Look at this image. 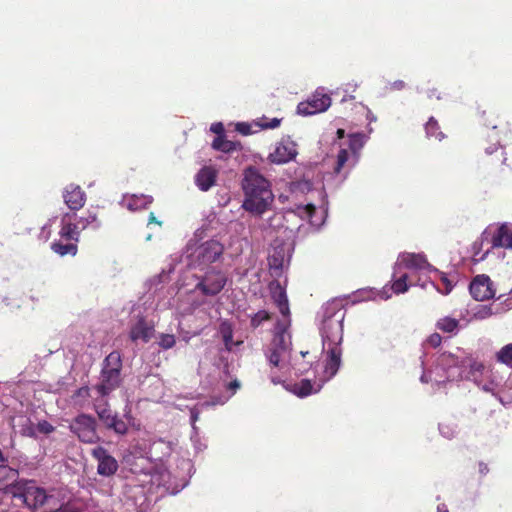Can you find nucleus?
<instances>
[{"label": "nucleus", "instance_id": "1", "mask_svg": "<svg viewBox=\"0 0 512 512\" xmlns=\"http://www.w3.org/2000/svg\"><path fill=\"white\" fill-rule=\"evenodd\" d=\"M346 312L340 300H332L322 306L318 312V330L322 342V355L324 367L321 373L315 376L314 381L302 379L297 383H288L287 379L294 374H302L306 368L297 367L292 359V345L284 362L283 368L275 366L270 361L269 379L274 385L281 384L285 390L299 398H305L318 393L324 384L331 380L338 372L342 363V341L344 332V319Z\"/></svg>", "mask_w": 512, "mask_h": 512}, {"label": "nucleus", "instance_id": "2", "mask_svg": "<svg viewBox=\"0 0 512 512\" xmlns=\"http://www.w3.org/2000/svg\"><path fill=\"white\" fill-rule=\"evenodd\" d=\"M424 373L420 376L422 383L444 385L448 382L470 380L481 390L497 395L499 383L491 372L485 371L483 363L462 348L452 353H436L423 360Z\"/></svg>", "mask_w": 512, "mask_h": 512}, {"label": "nucleus", "instance_id": "3", "mask_svg": "<svg viewBox=\"0 0 512 512\" xmlns=\"http://www.w3.org/2000/svg\"><path fill=\"white\" fill-rule=\"evenodd\" d=\"M227 281V274L218 268L190 271L182 284L187 294V306L179 308L181 314L207 313L213 305V298L221 293Z\"/></svg>", "mask_w": 512, "mask_h": 512}, {"label": "nucleus", "instance_id": "4", "mask_svg": "<svg viewBox=\"0 0 512 512\" xmlns=\"http://www.w3.org/2000/svg\"><path fill=\"white\" fill-rule=\"evenodd\" d=\"M269 291L274 304L279 309L281 317L274 325L273 338L271 343L264 349V355L267 361L283 368L289 354V348L292 345L289 331L291 326L289 302L286 290L279 281H271L269 283Z\"/></svg>", "mask_w": 512, "mask_h": 512}, {"label": "nucleus", "instance_id": "5", "mask_svg": "<svg viewBox=\"0 0 512 512\" xmlns=\"http://www.w3.org/2000/svg\"><path fill=\"white\" fill-rule=\"evenodd\" d=\"M242 187L245 195L242 207L246 211L262 215L271 209L274 202L271 184L255 167L245 170Z\"/></svg>", "mask_w": 512, "mask_h": 512}, {"label": "nucleus", "instance_id": "6", "mask_svg": "<svg viewBox=\"0 0 512 512\" xmlns=\"http://www.w3.org/2000/svg\"><path fill=\"white\" fill-rule=\"evenodd\" d=\"M223 244L215 239H210L198 245L187 248V265L191 270L216 268L212 264L222 258Z\"/></svg>", "mask_w": 512, "mask_h": 512}, {"label": "nucleus", "instance_id": "7", "mask_svg": "<svg viewBox=\"0 0 512 512\" xmlns=\"http://www.w3.org/2000/svg\"><path fill=\"white\" fill-rule=\"evenodd\" d=\"M121 370V354L119 351H112L103 360L99 382L94 386L98 395L104 398L120 386Z\"/></svg>", "mask_w": 512, "mask_h": 512}, {"label": "nucleus", "instance_id": "8", "mask_svg": "<svg viewBox=\"0 0 512 512\" xmlns=\"http://www.w3.org/2000/svg\"><path fill=\"white\" fill-rule=\"evenodd\" d=\"M10 491L15 505H25L31 510L42 507L48 499L46 491L38 487L33 480L18 481Z\"/></svg>", "mask_w": 512, "mask_h": 512}, {"label": "nucleus", "instance_id": "9", "mask_svg": "<svg viewBox=\"0 0 512 512\" xmlns=\"http://www.w3.org/2000/svg\"><path fill=\"white\" fill-rule=\"evenodd\" d=\"M432 267L433 266L427 261L424 254L403 252L399 254L394 265V276H396L402 268L411 270L410 275L414 277V274L417 272L429 273Z\"/></svg>", "mask_w": 512, "mask_h": 512}, {"label": "nucleus", "instance_id": "10", "mask_svg": "<svg viewBox=\"0 0 512 512\" xmlns=\"http://www.w3.org/2000/svg\"><path fill=\"white\" fill-rule=\"evenodd\" d=\"M96 420L87 414L78 415L70 424V430L77 435L80 441L84 443H95L99 440L96 431Z\"/></svg>", "mask_w": 512, "mask_h": 512}, {"label": "nucleus", "instance_id": "11", "mask_svg": "<svg viewBox=\"0 0 512 512\" xmlns=\"http://www.w3.org/2000/svg\"><path fill=\"white\" fill-rule=\"evenodd\" d=\"M168 273L162 272L156 276L151 282L150 288L153 302H155V309H166L171 305V300L174 297V290L165 286L168 280Z\"/></svg>", "mask_w": 512, "mask_h": 512}, {"label": "nucleus", "instance_id": "12", "mask_svg": "<svg viewBox=\"0 0 512 512\" xmlns=\"http://www.w3.org/2000/svg\"><path fill=\"white\" fill-rule=\"evenodd\" d=\"M328 212L327 202L323 200L317 208L314 204L299 205L295 214L303 220H307L313 230H318L325 222Z\"/></svg>", "mask_w": 512, "mask_h": 512}, {"label": "nucleus", "instance_id": "13", "mask_svg": "<svg viewBox=\"0 0 512 512\" xmlns=\"http://www.w3.org/2000/svg\"><path fill=\"white\" fill-rule=\"evenodd\" d=\"M91 456L97 461V474L102 477H111L119 468L118 461L102 446H96L91 450Z\"/></svg>", "mask_w": 512, "mask_h": 512}, {"label": "nucleus", "instance_id": "14", "mask_svg": "<svg viewBox=\"0 0 512 512\" xmlns=\"http://www.w3.org/2000/svg\"><path fill=\"white\" fill-rule=\"evenodd\" d=\"M330 105V96L325 94L323 89H317L307 101L298 104L297 112L303 116L314 115L326 111Z\"/></svg>", "mask_w": 512, "mask_h": 512}, {"label": "nucleus", "instance_id": "15", "mask_svg": "<svg viewBox=\"0 0 512 512\" xmlns=\"http://www.w3.org/2000/svg\"><path fill=\"white\" fill-rule=\"evenodd\" d=\"M358 162V156L351 154V152H347L344 150V147H340L332 173V176L336 178L338 185L342 184L347 179L348 175Z\"/></svg>", "mask_w": 512, "mask_h": 512}, {"label": "nucleus", "instance_id": "16", "mask_svg": "<svg viewBox=\"0 0 512 512\" xmlns=\"http://www.w3.org/2000/svg\"><path fill=\"white\" fill-rule=\"evenodd\" d=\"M290 258V247L287 244H278L275 241L268 256V263L272 274L279 276L284 266L289 263Z\"/></svg>", "mask_w": 512, "mask_h": 512}, {"label": "nucleus", "instance_id": "17", "mask_svg": "<svg viewBox=\"0 0 512 512\" xmlns=\"http://www.w3.org/2000/svg\"><path fill=\"white\" fill-rule=\"evenodd\" d=\"M297 155L296 143L290 138H283L269 154V160L275 164H284L293 160Z\"/></svg>", "mask_w": 512, "mask_h": 512}, {"label": "nucleus", "instance_id": "18", "mask_svg": "<svg viewBox=\"0 0 512 512\" xmlns=\"http://www.w3.org/2000/svg\"><path fill=\"white\" fill-rule=\"evenodd\" d=\"M471 296L477 301L493 298L495 290L493 283L487 275H477L469 286Z\"/></svg>", "mask_w": 512, "mask_h": 512}, {"label": "nucleus", "instance_id": "19", "mask_svg": "<svg viewBox=\"0 0 512 512\" xmlns=\"http://www.w3.org/2000/svg\"><path fill=\"white\" fill-rule=\"evenodd\" d=\"M62 198L65 205L75 213L84 207L86 203V193L83 189L74 183L66 185L62 191Z\"/></svg>", "mask_w": 512, "mask_h": 512}, {"label": "nucleus", "instance_id": "20", "mask_svg": "<svg viewBox=\"0 0 512 512\" xmlns=\"http://www.w3.org/2000/svg\"><path fill=\"white\" fill-rule=\"evenodd\" d=\"M133 316L137 319L134 324H132L130 329V339L133 342L141 340L147 343L153 336L154 333V324L152 321H148L145 317L140 314H136V310H133Z\"/></svg>", "mask_w": 512, "mask_h": 512}, {"label": "nucleus", "instance_id": "21", "mask_svg": "<svg viewBox=\"0 0 512 512\" xmlns=\"http://www.w3.org/2000/svg\"><path fill=\"white\" fill-rule=\"evenodd\" d=\"M77 218L76 213L66 212L62 214L60 219L59 236L65 241L79 242L80 229L79 225L73 222Z\"/></svg>", "mask_w": 512, "mask_h": 512}, {"label": "nucleus", "instance_id": "22", "mask_svg": "<svg viewBox=\"0 0 512 512\" xmlns=\"http://www.w3.org/2000/svg\"><path fill=\"white\" fill-rule=\"evenodd\" d=\"M510 309H512V298H507L498 304H478L472 309V319L484 320L491 317L492 315L501 314Z\"/></svg>", "mask_w": 512, "mask_h": 512}, {"label": "nucleus", "instance_id": "23", "mask_svg": "<svg viewBox=\"0 0 512 512\" xmlns=\"http://www.w3.org/2000/svg\"><path fill=\"white\" fill-rule=\"evenodd\" d=\"M491 248L512 250V223L499 224L491 236Z\"/></svg>", "mask_w": 512, "mask_h": 512}, {"label": "nucleus", "instance_id": "24", "mask_svg": "<svg viewBox=\"0 0 512 512\" xmlns=\"http://www.w3.org/2000/svg\"><path fill=\"white\" fill-rule=\"evenodd\" d=\"M429 273H434L436 278H429V283L443 295H448L457 282L456 274H447L439 271L435 267H432Z\"/></svg>", "mask_w": 512, "mask_h": 512}, {"label": "nucleus", "instance_id": "25", "mask_svg": "<svg viewBox=\"0 0 512 512\" xmlns=\"http://www.w3.org/2000/svg\"><path fill=\"white\" fill-rule=\"evenodd\" d=\"M133 422V417L130 415V410L125 409L123 417H119L116 413L111 415L104 423L106 429L112 430L117 435H125L128 432V427Z\"/></svg>", "mask_w": 512, "mask_h": 512}, {"label": "nucleus", "instance_id": "26", "mask_svg": "<svg viewBox=\"0 0 512 512\" xmlns=\"http://www.w3.org/2000/svg\"><path fill=\"white\" fill-rule=\"evenodd\" d=\"M410 286L426 288V282H421L420 278H418L417 281H414L412 275H409L408 273H401V270L396 276L393 275L391 289L395 294H403L407 292Z\"/></svg>", "mask_w": 512, "mask_h": 512}, {"label": "nucleus", "instance_id": "27", "mask_svg": "<svg viewBox=\"0 0 512 512\" xmlns=\"http://www.w3.org/2000/svg\"><path fill=\"white\" fill-rule=\"evenodd\" d=\"M12 428L22 436L36 438L35 425L24 414H17L11 419Z\"/></svg>", "mask_w": 512, "mask_h": 512}, {"label": "nucleus", "instance_id": "28", "mask_svg": "<svg viewBox=\"0 0 512 512\" xmlns=\"http://www.w3.org/2000/svg\"><path fill=\"white\" fill-rule=\"evenodd\" d=\"M18 478V470L8 465L0 464V491L11 497L10 488L15 487Z\"/></svg>", "mask_w": 512, "mask_h": 512}, {"label": "nucleus", "instance_id": "29", "mask_svg": "<svg viewBox=\"0 0 512 512\" xmlns=\"http://www.w3.org/2000/svg\"><path fill=\"white\" fill-rule=\"evenodd\" d=\"M217 170L211 166H205L195 176L197 187L202 191H208L216 181Z\"/></svg>", "mask_w": 512, "mask_h": 512}, {"label": "nucleus", "instance_id": "30", "mask_svg": "<svg viewBox=\"0 0 512 512\" xmlns=\"http://www.w3.org/2000/svg\"><path fill=\"white\" fill-rule=\"evenodd\" d=\"M219 334L224 343L225 350L228 352L234 351L235 348L241 346L243 343L241 340H233V327L232 324L227 320H224L220 323Z\"/></svg>", "mask_w": 512, "mask_h": 512}, {"label": "nucleus", "instance_id": "31", "mask_svg": "<svg viewBox=\"0 0 512 512\" xmlns=\"http://www.w3.org/2000/svg\"><path fill=\"white\" fill-rule=\"evenodd\" d=\"M442 343V336L438 333H432L425 342L423 343V354L420 357V365L422 368V374L424 373V367H423V360L426 359V356L428 355H434L436 353H452L453 351H430V348H438Z\"/></svg>", "mask_w": 512, "mask_h": 512}, {"label": "nucleus", "instance_id": "32", "mask_svg": "<svg viewBox=\"0 0 512 512\" xmlns=\"http://www.w3.org/2000/svg\"><path fill=\"white\" fill-rule=\"evenodd\" d=\"M153 198L148 195H130L123 198L122 204L130 211H137L146 208L152 203Z\"/></svg>", "mask_w": 512, "mask_h": 512}, {"label": "nucleus", "instance_id": "33", "mask_svg": "<svg viewBox=\"0 0 512 512\" xmlns=\"http://www.w3.org/2000/svg\"><path fill=\"white\" fill-rule=\"evenodd\" d=\"M367 139L368 137L363 133H352L348 138V147H344V150L351 152V154L358 156V159H360L361 150Z\"/></svg>", "mask_w": 512, "mask_h": 512}, {"label": "nucleus", "instance_id": "34", "mask_svg": "<svg viewBox=\"0 0 512 512\" xmlns=\"http://www.w3.org/2000/svg\"><path fill=\"white\" fill-rule=\"evenodd\" d=\"M64 241L65 240L61 238L59 240H55L51 244L52 251L60 256H75L78 251L77 243L72 241H66V243H64Z\"/></svg>", "mask_w": 512, "mask_h": 512}, {"label": "nucleus", "instance_id": "35", "mask_svg": "<svg viewBox=\"0 0 512 512\" xmlns=\"http://www.w3.org/2000/svg\"><path fill=\"white\" fill-rule=\"evenodd\" d=\"M435 326L438 330L442 331L443 333H448L452 335H456L461 328L459 320L450 316L440 318L439 320H437Z\"/></svg>", "mask_w": 512, "mask_h": 512}, {"label": "nucleus", "instance_id": "36", "mask_svg": "<svg viewBox=\"0 0 512 512\" xmlns=\"http://www.w3.org/2000/svg\"><path fill=\"white\" fill-rule=\"evenodd\" d=\"M77 224L79 225L80 232L87 228L98 230L102 226L101 221L98 219L97 213L90 210L87 211L86 216L78 218Z\"/></svg>", "mask_w": 512, "mask_h": 512}, {"label": "nucleus", "instance_id": "37", "mask_svg": "<svg viewBox=\"0 0 512 512\" xmlns=\"http://www.w3.org/2000/svg\"><path fill=\"white\" fill-rule=\"evenodd\" d=\"M212 147L215 150H218V151H221L224 153H229V152L237 150L240 147V143L231 141V140H227L224 136H222V137H216L213 140Z\"/></svg>", "mask_w": 512, "mask_h": 512}, {"label": "nucleus", "instance_id": "38", "mask_svg": "<svg viewBox=\"0 0 512 512\" xmlns=\"http://www.w3.org/2000/svg\"><path fill=\"white\" fill-rule=\"evenodd\" d=\"M487 234H488V231L487 230L484 231V233L481 236V239L475 241L472 244V255H473L474 261H476V262L483 261L487 257L488 253L490 252V248H487L484 252H482L484 238L486 237Z\"/></svg>", "mask_w": 512, "mask_h": 512}, {"label": "nucleus", "instance_id": "39", "mask_svg": "<svg viewBox=\"0 0 512 512\" xmlns=\"http://www.w3.org/2000/svg\"><path fill=\"white\" fill-rule=\"evenodd\" d=\"M425 132L428 138L434 137L438 141H441L445 137L444 133L440 131L439 124L434 117H430L425 124Z\"/></svg>", "mask_w": 512, "mask_h": 512}, {"label": "nucleus", "instance_id": "40", "mask_svg": "<svg viewBox=\"0 0 512 512\" xmlns=\"http://www.w3.org/2000/svg\"><path fill=\"white\" fill-rule=\"evenodd\" d=\"M496 360L499 363L506 365L509 368H512V343H509L503 346L496 353Z\"/></svg>", "mask_w": 512, "mask_h": 512}, {"label": "nucleus", "instance_id": "41", "mask_svg": "<svg viewBox=\"0 0 512 512\" xmlns=\"http://www.w3.org/2000/svg\"><path fill=\"white\" fill-rule=\"evenodd\" d=\"M95 411L100 419V421L102 422V424L111 416L113 415L114 413L112 412V410L109 408L107 402L102 399V400H98L95 404Z\"/></svg>", "mask_w": 512, "mask_h": 512}, {"label": "nucleus", "instance_id": "42", "mask_svg": "<svg viewBox=\"0 0 512 512\" xmlns=\"http://www.w3.org/2000/svg\"><path fill=\"white\" fill-rule=\"evenodd\" d=\"M438 428L441 436L448 440L455 438L458 434V427L454 423H441Z\"/></svg>", "mask_w": 512, "mask_h": 512}, {"label": "nucleus", "instance_id": "43", "mask_svg": "<svg viewBox=\"0 0 512 512\" xmlns=\"http://www.w3.org/2000/svg\"><path fill=\"white\" fill-rule=\"evenodd\" d=\"M269 319L270 313L266 310H260L251 316L250 325L252 328L256 329Z\"/></svg>", "mask_w": 512, "mask_h": 512}, {"label": "nucleus", "instance_id": "44", "mask_svg": "<svg viewBox=\"0 0 512 512\" xmlns=\"http://www.w3.org/2000/svg\"><path fill=\"white\" fill-rule=\"evenodd\" d=\"M157 343L162 349L168 350L175 345L176 339L172 334L161 333L157 338Z\"/></svg>", "mask_w": 512, "mask_h": 512}, {"label": "nucleus", "instance_id": "45", "mask_svg": "<svg viewBox=\"0 0 512 512\" xmlns=\"http://www.w3.org/2000/svg\"><path fill=\"white\" fill-rule=\"evenodd\" d=\"M190 439L196 452H201L206 448V443L199 435L198 427H194V429H192Z\"/></svg>", "mask_w": 512, "mask_h": 512}, {"label": "nucleus", "instance_id": "46", "mask_svg": "<svg viewBox=\"0 0 512 512\" xmlns=\"http://www.w3.org/2000/svg\"><path fill=\"white\" fill-rule=\"evenodd\" d=\"M281 123V119L279 118H272L268 119L266 117H262L258 122L257 125L261 129H275L277 128Z\"/></svg>", "mask_w": 512, "mask_h": 512}, {"label": "nucleus", "instance_id": "47", "mask_svg": "<svg viewBox=\"0 0 512 512\" xmlns=\"http://www.w3.org/2000/svg\"><path fill=\"white\" fill-rule=\"evenodd\" d=\"M36 468V464L32 461H29L28 457L25 455H20L18 458V471L28 472L34 470Z\"/></svg>", "mask_w": 512, "mask_h": 512}, {"label": "nucleus", "instance_id": "48", "mask_svg": "<svg viewBox=\"0 0 512 512\" xmlns=\"http://www.w3.org/2000/svg\"><path fill=\"white\" fill-rule=\"evenodd\" d=\"M36 438L38 437V434L48 435L52 432H54L55 427L50 424L48 421L43 420L40 421L36 426Z\"/></svg>", "mask_w": 512, "mask_h": 512}, {"label": "nucleus", "instance_id": "49", "mask_svg": "<svg viewBox=\"0 0 512 512\" xmlns=\"http://www.w3.org/2000/svg\"><path fill=\"white\" fill-rule=\"evenodd\" d=\"M374 292L371 291V290H360L358 291V294L355 296V300H353V302H356V301H361V300H369V299H372L374 298Z\"/></svg>", "mask_w": 512, "mask_h": 512}, {"label": "nucleus", "instance_id": "50", "mask_svg": "<svg viewBox=\"0 0 512 512\" xmlns=\"http://www.w3.org/2000/svg\"><path fill=\"white\" fill-rule=\"evenodd\" d=\"M406 87V84L403 80H395L393 82H390L386 89L390 91H401Z\"/></svg>", "mask_w": 512, "mask_h": 512}, {"label": "nucleus", "instance_id": "51", "mask_svg": "<svg viewBox=\"0 0 512 512\" xmlns=\"http://www.w3.org/2000/svg\"><path fill=\"white\" fill-rule=\"evenodd\" d=\"M236 131L241 133L242 135H249L252 133L251 126L245 122H238L236 124Z\"/></svg>", "mask_w": 512, "mask_h": 512}, {"label": "nucleus", "instance_id": "52", "mask_svg": "<svg viewBox=\"0 0 512 512\" xmlns=\"http://www.w3.org/2000/svg\"><path fill=\"white\" fill-rule=\"evenodd\" d=\"M210 131L215 133L217 135V137H222L224 136V125L223 123L221 122H215L213 124H211L210 126Z\"/></svg>", "mask_w": 512, "mask_h": 512}, {"label": "nucleus", "instance_id": "53", "mask_svg": "<svg viewBox=\"0 0 512 512\" xmlns=\"http://www.w3.org/2000/svg\"><path fill=\"white\" fill-rule=\"evenodd\" d=\"M199 415H200V410L198 409L197 406L190 409V423H191L192 429H194V427H197L196 422L199 419Z\"/></svg>", "mask_w": 512, "mask_h": 512}, {"label": "nucleus", "instance_id": "54", "mask_svg": "<svg viewBox=\"0 0 512 512\" xmlns=\"http://www.w3.org/2000/svg\"><path fill=\"white\" fill-rule=\"evenodd\" d=\"M478 471L482 476H485L489 472V467L484 462H479Z\"/></svg>", "mask_w": 512, "mask_h": 512}, {"label": "nucleus", "instance_id": "55", "mask_svg": "<svg viewBox=\"0 0 512 512\" xmlns=\"http://www.w3.org/2000/svg\"><path fill=\"white\" fill-rule=\"evenodd\" d=\"M54 221V218H51L48 220V222L42 227V232H47V237L50 234V228L52 226V222Z\"/></svg>", "mask_w": 512, "mask_h": 512}, {"label": "nucleus", "instance_id": "56", "mask_svg": "<svg viewBox=\"0 0 512 512\" xmlns=\"http://www.w3.org/2000/svg\"><path fill=\"white\" fill-rule=\"evenodd\" d=\"M497 149H498V145H497V144H493L492 146H490V147L486 148V149H485V152H486V154L491 155V154H493L495 151H497Z\"/></svg>", "mask_w": 512, "mask_h": 512}, {"label": "nucleus", "instance_id": "57", "mask_svg": "<svg viewBox=\"0 0 512 512\" xmlns=\"http://www.w3.org/2000/svg\"><path fill=\"white\" fill-rule=\"evenodd\" d=\"M436 97L437 99H440V95L437 94V90L436 89H430L428 90V97L429 98H432V97Z\"/></svg>", "mask_w": 512, "mask_h": 512}, {"label": "nucleus", "instance_id": "58", "mask_svg": "<svg viewBox=\"0 0 512 512\" xmlns=\"http://www.w3.org/2000/svg\"><path fill=\"white\" fill-rule=\"evenodd\" d=\"M437 512H449V510L445 504H440L437 506Z\"/></svg>", "mask_w": 512, "mask_h": 512}, {"label": "nucleus", "instance_id": "59", "mask_svg": "<svg viewBox=\"0 0 512 512\" xmlns=\"http://www.w3.org/2000/svg\"><path fill=\"white\" fill-rule=\"evenodd\" d=\"M378 294H379V296H380L382 299H384V300H387V299H389V298H390V294H388L385 290H383V291L379 292Z\"/></svg>", "mask_w": 512, "mask_h": 512}, {"label": "nucleus", "instance_id": "60", "mask_svg": "<svg viewBox=\"0 0 512 512\" xmlns=\"http://www.w3.org/2000/svg\"><path fill=\"white\" fill-rule=\"evenodd\" d=\"M239 386H240V384H239V382H238V381H236V380H235V381H233V382H231V383L229 384V387H230L231 389H233V390H236L237 388H239Z\"/></svg>", "mask_w": 512, "mask_h": 512}, {"label": "nucleus", "instance_id": "61", "mask_svg": "<svg viewBox=\"0 0 512 512\" xmlns=\"http://www.w3.org/2000/svg\"><path fill=\"white\" fill-rule=\"evenodd\" d=\"M344 136H345V131H344V129H338V130H337V137H338V139H343V138H344Z\"/></svg>", "mask_w": 512, "mask_h": 512}, {"label": "nucleus", "instance_id": "62", "mask_svg": "<svg viewBox=\"0 0 512 512\" xmlns=\"http://www.w3.org/2000/svg\"><path fill=\"white\" fill-rule=\"evenodd\" d=\"M152 222L157 223V224H159V225H160V222L156 221V218H155L154 214H153V213H150V216H149V224H150V223H152Z\"/></svg>", "mask_w": 512, "mask_h": 512}, {"label": "nucleus", "instance_id": "63", "mask_svg": "<svg viewBox=\"0 0 512 512\" xmlns=\"http://www.w3.org/2000/svg\"><path fill=\"white\" fill-rule=\"evenodd\" d=\"M368 119L372 122V121H376V117L371 113V112H368Z\"/></svg>", "mask_w": 512, "mask_h": 512}, {"label": "nucleus", "instance_id": "64", "mask_svg": "<svg viewBox=\"0 0 512 512\" xmlns=\"http://www.w3.org/2000/svg\"><path fill=\"white\" fill-rule=\"evenodd\" d=\"M88 391V388L87 387H83V388H80L78 393L81 395L83 392H87Z\"/></svg>", "mask_w": 512, "mask_h": 512}]
</instances>
